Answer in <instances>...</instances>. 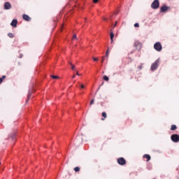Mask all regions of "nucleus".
Wrapping results in <instances>:
<instances>
[{
    "label": "nucleus",
    "mask_w": 179,
    "mask_h": 179,
    "mask_svg": "<svg viewBox=\"0 0 179 179\" xmlns=\"http://www.w3.org/2000/svg\"><path fill=\"white\" fill-rule=\"evenodd\" d=\"M144 159H147V162H149L151 159L150 155L145 154L143 155Z\"/></svg>",
    "instance_id": "obj_11"
},
{
    "label": "nucleus",
    "mask_w": 179,
    "mask_h": 179,
    "mask_svg": "<svg viewBox=\"0 0 179 179\" xmlns=\"http://www.w3.org/2000/svg\"><path fill=\"white\" fill-rule=\"evenodd\" d=\"M75 78H76V75L73 74V76H72V78L75 79Z\"/></svg>",
    "instance_id": "obj_32"
},
{
    "label": "nucleus",
    "mask_w": 179,
    "mask_h": 179,
    "mask_svg": "<svg viewBox=\"0 0 179 179\" xmlns=\"http://www.w3.org/2000/svg\"><path fill=\"white\" fill-rule=\"evenodd\" d=\"M102 117H103V118H102L101 120L104 121V120H106V118H107V113H106V112H103Z\"/></svg>",
    "instance_id": "obj_13"
},
{
    "label": "nucleus",
    "mask_w": 179,
    "mask_h": 179,
    "mask_svg": "<svg viewBox=\"0 0 179 179\" xmlns=\"http://www.w3.org/2000/svg\"><path fill=\"white\" fill-rule=\"evenodd\" d=\"M94 99H92L91 101H90V106H92V104H94Z\"/></svg>",
    "instance_id": "obj_24"
},
{
    "label": "nucleus",
    "mask_w": 179,
    "mask_h": 179,
    "mask_svg": "<svg viewBox=\"0 0 179 179\" xmlns=\"http://www.w3.org/2000/svg\"><path fill=\"white\" fill-rule=\"evenodd\" d=\"M6 78V76H3L0 79L1 80V83L3 82L4 79Z\"/></svg>",
    "instance_id": "obj_21"
},
{
    "label": "nucleus",
    "mask_w": 179,
    "mask_h": 179,
    "mask_svg": "<svg viewBox=\"0 0 179 179\" xmlns=\"http://www.w3.org/2000/svg\"><path fill=\"white\" fill-rule=\"evenodd\" d=\"M30 97H31V92H29V94L27 95L28 100H29V99H30Z\"/></svg>",
    "instance_id": "obj_22"
},
{
    "label": "nucleus",
    "mask_w": 179,
    "mask_h": 179,
    "mask_svg": "<svg viewBox=\"0 0 179 179\" xmlns=\"http://www.w3.org/2000/svg\"><path fill=\"white\" fill-rule=\"evenodd\" d=\"M134 27H139V24L138 23L134 24Z\"/></svg>",
    "instance_id": "obj_26"
},
{
    "label": "nucleus",
    "mask_w": 179,
    "mask_h": 179,
    "mask_svg": "<svg viewBox=\"0 0 179 179\" xmlns=\"http://www.w3.org/2000/svg\"><path fill=\"white\" fill-rule=\"evenodd\" d=\"M70 65L71 66L72 71H75V65H73L72 63H70Z\"/></svg>",
    "instance_id": "obj_20"
},
{
    "label": "nucleus",
    "mask_w": 179,
    "mask_h": 179,
    "mask_svg": "<svg viewBox=\"0 0 179 179\" xmlns=\"http://www.w3.org/2000/svg\"><path fill=\"white\" fill-rule=\"evenodd\" d=\"M171 139L172 142L177 143L179 142V135L178 134H173L171 136Z\"/></svg>",
    "instance_id": "obj_5"
},
{
    "label": "nucleus",
    "mask_w": 179,
    "mask_h": 179,
    "mask_svg": "<svg viewBox=\"0 0 179 179\" xmlns=\"http://www.w3.org/2000/svg\"><path fill=\"white\" fill-rule=\"evenodd\" d=\"M74 171H76V173L80 171V168L79 166L75 167Z\"/></svg>",
    "instance_id": "obj_15"
},
{
    "label": "nucleus",
    "mask_w": 179,
    "mask_h": 179,
    "mask_svg": "<svg viewBox=\"0 0 179 179\" xmlns=\"http://www.w3.org/2000/svg\"><path fill=\"white\" fill-rule=\"evenodd\" d=\"M138 69H139L140 70L142 69V65L139 66H138Z\"/></svg>",
    "instance_id": "obj_33"
},
{
    "label": "nucleus",
    "mask_w": 179,
    "mask_h": 179,
    "mask_svg": "<svg viewBox=\"0 0 179 179\" xmlns=\"http://www.w3.org/2000/svg\"><path fill=\"white\" fill-rule=\"evenodd\" d=\"M10 25L13 27H17V20H13V21L10 23Z\"/></svg>",
    "instance_id": "obj_10"
},
{
    "label": "nucleus",
    "mask_w": 179,
    "mask_h": 179,
    "mask_svg": "<svg viewBox=\"0 0 179 179\" xmlns=\"http://www.w3.org/2000/svg\"><path fill=\"white\" fill-rule=\"evenodd\" d=\"M0 164H1V162H0Z\"/></svg>",
    "instance_id": "obj_36"
},
{
    "label": "nucleus",
    "mask_w": 179,
    "mask_h": 179,
    "mask_svg": "<svg viewBox=\"0 0 179 179\" xmlns=\"http://www.w3.org/2000/svg\"><path fill=\"white\" fill-rule=\"evenodd\" d=\"M117 163L120 166H124V164H127V161H125V159H124L123 157H120L117 159Z\"/></svg>",
    "instance_id": "obj_6"
},
{
    "label": "nucleus",
    "mask_w": 179,
    "mask_h": 179,
    "mask_svg": "<svg viewBox=\"0 0 179 179\" xmlns=\"http://www.w3.org/2000/svg\"><path fill=\"white\" fill-rule=\"evenodd\" d=\"M11 8H12V5H10V2H6L4 3V9H5V10H8L9 9H11Z\"/></svg>",
    "instance_id": "obj_7"
},
{
    "label": "nucleus",
    "mask_w": 179,
    "mask_h": 179,
    "mask_svg": "<svg viewBox=\"0 0 179 179\" xmlns=\"http://www.w3.org/2000/svg\"><path fill=\"white\" fill-rule=\"evenodd\" d=\"M109 54H110V52L108 51V50H106V53L105 57H106V58H108Z\"/></svg>",
    "instance_id": "obj_18"
},
{
    "label": "nucleus",
    "mask_w": 179,
    "mask_h": 179,
    "mask_svg": "<svg viewBox=\"0 0 179 179\" xmlns=\"http://www.w3.org/2000/svg\"><path fill=\"white\" fill-rule=\"evenodd\" d=\"M93 60H94V61H99V59L96 58V57H93Z\"/></svg>",
    "instance_id": "obj_29"
},
{
    "label": "nucleus",
    "mask_w": 179,
    "mask_h": 179,
    "mask_svg": "<svg viewBox=\"0 0 179 179\" xmlns=\"http://www.w3.org/2000/svg\"><path fill=\"white\" fill-rule=\"evenodd\" d=\"M159 6H160V2L159 0H154V1L151 3V8L152 9H159Z\"/></svg>",
    "instance_id": "obj_1"
},
{
    "label": "nucleus",
    "mask_w": 179,
    "mask_h": 179,
    "mask_svg": "<svg viewBox=\"0 0 179 179\" xmlns=\"http://www.w3.org/2000/svg\"><path fill=\"white\" fill-rule=\"evenodd\" d=\"M80 88H81V89H85V85L82 84V85H80Z\"/></svg>",
    "instance_id": "obj_28"
},
{
    "label": "nucleus",
    "mask_w": 179,
    "mask_h": 179,
    "mask_svg": "<svg viewBox=\"0 0 179 179\" xmlns=\"http://www.w3.org/2000/svg\"><path fill=\"white\" fill-rule=\"evenodd\" d=\"M103 80H106V82H108L110 80V78L107 77V76H104L103 78Z\"/></svg>",
    "instance_id": "obj_17"
},
{
    "label": "nucleus",
    "mask_w": 179,
    "mask_h": 179,
    "mask_svg": "<svg viewBox=\"0 0 179 179\" xmlns=\"http://www.w3.org/2000/svg\"><path fill=\"white\" fill-rule=\"evenodd\" d=\"M23 19H24V20H26L27 22H30L31 20V18L26 14L23 15Z\"/></svg>",
    "instance_id": "obj_9"
},
{
    "label": "nucleus",
    "mask_w": 179,
    "mask_h": 179,
    "mask_svg": "<svg viewBox=\"0 0 179 179\" xmlns=\"http://www.w3.org/2000/svg\"><path fill=\"white\" fill-rule=\"evenodd\" d=\"M176 129H177V126L172 124L171 127V131H176Z\"/></svg>",
    "instance_id": "obj_14"
},
{
    "label": "nucleus",
    "mask_w": 179,
    "mask_h": 179,
    "mask_svg": "<svg viewBox=\"0 0 179 179\" xmlns=\"http://www.w3.org/2000/svg\"><path fill=\"white\" fill-rule=\"evenodd\" d=\"M169 9H170V7L164 5L161 7L160 8V12H167V10H169Z\"/></svg>",
    "instance_id": "obj_8"
},
{
    "label": "nucleus",
    "mask_w": 179,
    "mask_h": 179,
    "mask_svg": "<svg viewBox=\"0 0 179 179\" xmlns=\"http://www.w3.org/2000/svg\"><path fill=\"white\" fill-rule=\"evenodd\" d=\"M10 137L12 139H15V133L13 134L11 136H10Z\"/></svg>",
    "instance_id": "obj_25"
},
{
    "label": "nucleus",
    "mask_w": 179,
    "mask_h": 179,
    "mask_svg": "<svg viewBox=\"0 0 179 179\" xmlns=\"http://www.w3.org/2000/svg\"><path fill=\"white\" fill-rule=\"evenodd\" d=\"M159 64H160V60L157 59L155 63H153L151 66V71H156L159 66Z\"/></svg>",
    "instance_id": "obj_3"
},
{
    "label": "nucleus",
    "mask_w": 179,
    "mask_h": 179,
    "mask_svg": "<svg viewBox=\"0 0 179 179\" xmlns=\"http://www.w3.org/2000/svg\"><path fill=\"white\" fill-rule=\"evenodd\" d=\"M94 3H97L99 2V0H93Z\"/></svg>",
    "instance_id": "obj_30"
},
{
    "label": "nucleus",
    "mask_w": 179,
    "mask_h": 179,
    "mask_svg": "<svg viewBox=\"0 0 179 179\" xmlns=\"http://www.w3.org/2000/svg\"><path fill=\"white\" fill-rule=\"evenodd\" d=\"M8 37H10V38H13V37H15V35H13V34L12 33H8Z\"/></svg>",
    "instance_id": "obj_16"
},
{
    "label": "nucleus",
    "mask_w": 179,
    "mask_h": 179,
    "mask_svg": "<svg viewBox=\"0 0 179 179\" xmlns=\"http://www.w3.org/2000/svg\"><path fill=\"white\" fill-rule=\"evenodd\" d=\"M154 48L156 51L160 52L163 50V47L162 46V43L159 42H157L154 45Z\"/></svg>",
    "instance_id": "obj_4"
},
{
    "label": "nucleus",
    "mask_w": 179,
    "mask_h": 179,
    "mask_svg": "<svg viewBox=\"0 0 179 179\" xmlns=\"http://www.w3.org/2000/svg\"><path fill=\"white\" fill-rule=\"evenodd\" d=\"M115 26H117V22H116L115 24H114L113 27H115Z\"/></svg>",
    "instance_id": "obj_34"
},
{
    "label": "nucleus",
    "mask_w": 179,
    "mask_h": 179,
    "mask_svg": "<svg viewBox=\"0 0 179 179\" xmlns=\"http://www.w3.org/2000/svg\"><path fill=\"white\" fill-rule=\"evenodd\" d=\"M105 59H106V56H103L102 57V60H101V64H103V62H104Z\"/></svg>",
    "instance_id": "obj_23"
},
{
    "label": "nucleus",
    "mask_w": 179,
    "mask_h": 179,
    "mask_svg": "<svg viewBox=\"0 0 179 179\" xmlns=\"http://www.w3.org/2000/svg\"><path fill=\"white\" fill-rule=\"evenodd\" d=\"M76 34H74L73 36V40H76Z\"/></svg>",
    "instance_id": "obj_27"
},
{
    "label": "nucleus",
    "mask_w": 179,
    "mask_h": 179,
    "mask_svg": "<svg viewBox=\"0 0 179 179\" xmlns=\"http://www.w3.org/2000/svg\"><path fill=\"white\" fill-rule=\"evenodd\" d=\"M134 45L138 51H141V50H142V43L139 41H135Z\"/></svg>",
    "instance_id": "obj_2"
},
{
    "label": "nucleus",
    "mask_w": 179,
    "mask_h": 179,
    "mask_svg": "<svg viewBox=\"0 0 179 179\" xmlns=\"http://www.w3.org/2000/svg\"><path fill=\"white\" fill-rule=\"evenodd\" d=\"M103 20H107V18H103Z\"/></svg>",
    "instance_id": "obj_35"
},
{
    "label": "nucleus",
    "mask_w": 179,
    "mask_h": 179,
    "mask_svg": "<svg viewBox=\"0 0 179 179\" xmlns=\"http://www.w3.org/2000/svg\"><path fill=\"white\" fill-rule=\"evenodd\" d=\"M76 75H77L78 76H80V74H79V71H76Z\"/></svg>",
    "instance_id": "obj_31"
},
{
    "label": "nucleus",
    "mask_w": 179,
    "mask_h": 179,
    "mask_svg": "<svg viewBox=\"0 0 179 179\" xmlns=\"http://www.w3.org/2000/svg\"><path fill=\"white\" fill-rule=\"evenodd\" d=\"M51 78L52 79H59V77L58 76H51Z\"/></svg>",
    "instance_id": "obj_19"
},
{
    "label": "nucleus",
    "mask_w": 179,
    "mask_h": 179,
    "mask_svg": "<svg viewBox=\"0 0 179 179\" xmlns=\"http://www.w3.org/2000/svg\"><path fill=\"white\" fill-rule=\"evenodd\" d=\"M110 43H111V44H113V38H114V33L113 32H110Z\"/></svg>",
    "instance_id": "obj_12"
}]
</instances>
